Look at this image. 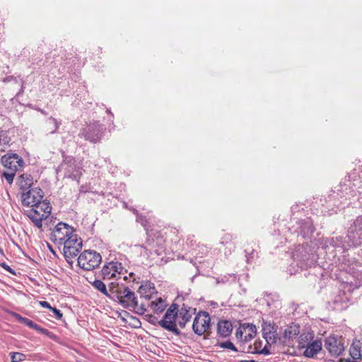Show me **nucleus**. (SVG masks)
I'll return each instance as SVG.
<instances>
[{"instance_id": "nucleus-16", "label": "nucleus", "mask_w": 362, "mask_h": 362, "mask_svg": "<svg viewBox=\"0 0 362 362\" xmlns=\"http://www.w3.org/2000/svg\"><path fill=\"white\" fill-rule=\"evenodd\" d=\"M22 204L25 206L33 207L44 197V192L40 187H33L23 193Z\"/></svg>"}, {"instance_id": "nucleus-61", "label": "nucleus", "mask_w": 362, "mask_h": 362, "mask_svg": "<svg viewBox=\"0 0 362 362\" xmlns=\"http://www.w3.org/2000/svg\"><path fill=\"white\" fill-rule=\"evenodd\" d=\"M107 112L110 113V114H112L110 110H107Z\"/></svg>"}, {"instance_id": "nucleus-48", "label": "nucleus", "mask_w": 362, "mask_h": 362, "mask_svg": "<svg viewBox=\"0 0 362 362\" xmlns=\"http://www.w3.org/2000/svg\"><path fill=\"white\" fill-rule=\"evenodd\" d=\"M0 266L11 274H16L15 271L6 262L0 263Z\"/></svg>"}, {"instance_id": "nucleus-51", "label": "nucleus", "mask_w": 362, "mask_h": 362, "mask_svg": "<svg viewBox=\"0 0 362 362\" xmlns=\"http://www.w3.org/2000/svg\"><path fill=\"white\" fill-rule=\"evenodd\" d=\"M254 337H255V336L252 335V334H250V333L245 334L243 337V341L247 342V341H250L252 339H253Z\"/></svg>"}, {"instance_id": "nucleus-43", "label": "nucleus", "mask_w": 362, "mask_h": 362, "mask_svg": "<svg viewBox=\"0 0 362 362\" xmlns=\"http://www.w3.org/2000/svg\"><path fill=\"white\" fill-rule=\"evenodd\" d=\"M48 122L49 123H52L54 126V129L50 132V133H52V134L55 133L57 131V129H59L60 123L53 117H50L48 119Z\"/></svg>"}, {"instance_id": "nucleus-53", "label": "nucleus", "mask_w": 362, "mask_h": 362, "mask_svg": "<svg viewBox=\"0 0 362 362\" xmlns=\"http://www.w3.org/2000/svg\"><path fill=\"white\" fill-rule=\"evenodd\" d=\"M187 322V321H185L183 320L180 319L178 321V325L181 328H184Z\"/></svg>"}, {"instance_id": "nucleus-14", "label": "nucleus", "mask_w": 362, "mask_h": 362, "mask_svg": "<svg viewBox=\"0 0 362 362\" xmlns=\"http://www.w3.org/2000/svg\"><path fill=\"white\" fill-rule=\"evenodd\" d=\"M177 317V312L168 308L163 317L160 320L159 325L165 330L173 333L175 335L180 336L181 332L177 328L176 324V319Z\"/></svg>"}, {"instance_id": "nucleus-22", "label": "nucleus", "mask_w": 362, "mask_h": 362, "mask_svg": "<svg viewBox=\"0 0 362 362\" xmlns=\"http://www.w3.org/2000/svg\"><path fill=\"white\" fill-rule=\"evenodd\" d=\"M138 293L140 294L141 298L150 300L152 296L157 293V291L153 283L150 281H145L139 287Z\"/></svg>"}, {"instance_id": "nucleus-29", "label": "nucleus", "mask_w": 362, "mask_h": 362, "mask_svg": "<svg viewBox=\"0 0 362 362\" xmlns=\"http://www.w3.org/2000/svg\"><path fill=\"white\" fill-rule=\"evenodd\" d=\"M36 209L39 210L40 212H43L42 214H46V218L49 216L52 211V206L50 202L47 199L40 201L39 204L34 206Z\"/></svg>"}, {"instance_id": "nucleus-49", "label": "nucleus", "mask_w": 362, "mask_h": 362, "mask_svg": "<svg viewBox=\"0 0 362 362\" xmlns=\"http://www.w3.org/2000/svg\"><path fill=\"white\" fill-rule=\"evenodd\" d=\"M262 344H263V341L262 340H256L255 344H254V349L255 350H257V351H261L262 349Z\"/></svg>"}, {"instance_id": "nucleus-17", "label": "nucleus", "mask_w": 362, "mask_h": 362, "mask_svg": "<svg viewBox=\"0 0 362 362\" xmlns=\"http://www.w3.org/2000/svg\"><path fill=\"white\" fill-rule=\"evenodd\" d=\"M325 346L330 355L333 356H339L344 351L341 338L334 335H331L325 339Z\"/></svg>"}, {"instance_id": "nucleus-59", "label": "nucleus", "mask_w": 362, "mask_h": 362, "mask_svg": "<svg viewBox=\"0 0 362 362\" xmlns=\"http://www.w3.org/2000/svg\"><path fill=\"white\" fill-rule=\"evenodd\" d=\"M0 255H1L3 256L4 255V250L1 247H0Z\"/></svg>"}, {"instance_id": "nucleus-37", "label": "nucleus", "mask_w": 362, "mask_h": 362, "mask_svg": "<svg viewBox=\"0 0 362 362\" xmlns=\"http://www.w3.org/2000/svg\"><path fill=\"white\" fill-rule=\"evenodd\" d=\"M217 346H218L219 347L223 348V349H230L233 351H239L237 349V347L229 340L221 342V343L218 344Z\"/></svg>"}, {"instance_id": "nucleus-10", "label": "nucleus", "mask_w": 362, "mask_h": 362, "mask_svg": "<svg viewBox=\"0 0 362 362\" xmlns=\"http://www.w3.org/2000/svg\"><path fill=\"white\" fill-rule=\"evenodd\" d=\"M320 244L322 248L325 250L339 249L342 252H345L350 247H352L349 243V240L342 235L322 238L320 240Z\"/></svg>"}, {"instance_id": "nucleus-1", "label": "nucleus", "mask_w": 362, "mask_h": 362, "mask_svg": "<svg viewBox=\"0 0 362 362\" xmlns=\"http://www.w3.org/2000/svg\"><path fill=\"white\" fill-rule=\"evenodd\" d=\"M108 287L112 294V298L117 300L124 308L134 310L138 315H143L147 311L144 303L139 304L137 296L134 291V285L125 286L111 282Z\"/></svg>"}, {"instance_id": "nucleus-4", "label": "nucleus", "mask_w": 362, "mask_h": 362, "mask_svg": "<svg viewBox=\"0 0 362 362\" xmlns=\"http://www.w3.org/2000/svg\"><path fill=\"white\" fill-rule=\"evenodd\" d=\"M339 187L337 190L346 199L354 197L356 196L357 193L361 194L362 192V165L358 178L356 173L349 174L340 183Z\"/></svg>"}, {"instance_id": "nucleus-25", "label": "nucleus", "mask_w": 362, "mask_h": 362, "mask_svg": "<svg viewBox=\"0 0 362 362\" xmlns=\"http://www.w3.org/2000/svg\"><path fill=\"white\" fill-rule=\"evenodd\" d=\"M28 216L38 228H41L42 226V221L46 219V214H41L40 211L36 209L35 207L28 211Z\"/></svg>"}, {"instance_id": "nucleus-55", "label": "nucleus", "mask_w": 362, "mask_h": 362, "mask_svg": "<svg viewBox=\"0 0 362 362\" xmlns=\"http://www.w3.org/2000/svg\"><path fill=\"white\" fill-rule=\"evenodd\" d=\"M47 246L49 249V251L53 254V255H56L55 253V251L54 250V249L52 248V247L51 246V245L49 244H47Z\"/></svg>"}, {"instance_id": "nucleus-12", "label": "nucleus", "mask_w": 362, "mask_h": 362, "mask_svg": "<svg viewBox=\"0 0 362 362\" xmlns=\"http://www.w3.org/2000/svg\"><path fill=\"white\" fill-rule=\"evenodd\" d=\"M211 327V319L208 312L200 310L196 315L192 323V331L197 336H202Z\"/></svg>"}, {"instance_id": "nucleus-52", "label": "nucleus", "mask_w": 362, "mask_h": 362, "mask_svg": "<svg viewBox=\"0 0 362 362\" xmlns=\"http://www.w3.org/2000/svg\"><path fill=\"white\" fill-rule=\"evenodd\" d=\"M171 310L179 313L180 309L178 308V305L176 303H172L171 305L169 307Z\"/></svg>"}, {"instance_id": "nucleus-5", "label": "nucleus", "mask_w": 362, "mask_h": 362, "mask_svg": "<svg viewBox=\"0 0 362 362\" xmlns=\"http://www.w3.org/2000/svg\"><path fill=\"white\" fill-rule=\"evenodd\" d=\"M63 160L56 168V173L64 172V177L78 180L83 174V168L77 163L76 158L71 156L62 153Z\"/></svg>"}, {"instance_id": "nucleus-46", "label": "nucleus", "mask_w": 362, "mask_h": 362, "mask_svg": "<svg viewBox=\"0 0 362 362\" xmlns=\"http://www.w3.org/2000/svg\"><path fill=\"white\" fill-rule=\"evenodd\" d=\"M129 281L132 282V284L130 285L134 286V284H139L140 278L136 277L134 273L130 272L129 274Z\"/></svg>"}, {"instance_id": "nucleus-26", "label": "nucleus", "mask_w": 362, "mask_h": 362, "mask_svg": "<svg viewBox=\"0 0 362 362\" xmlns=\"http://www.w3.org/2000/svg\"><path fill=\"white\" fill-rule=\"evenodd\" d=\"M322 349V343L320 340H315L310 343L303 352L307 358H313Z\"/></svg>"}, {"instance_id": "nucleus-44", "label": "nucleus", "mask_w": 362, "mask_h": 362, "mask_svg": "<svg viewBox=\"0 0 362 362\" xmlns=\"http://www.w3.org/2000/svg\"><path fill=\"white\" fill-rule=\"evenodd\" d=\"M136 221L138 223H141L144 227L147 226L148 222V220L146 218V216H144L141 214H139L137 212L136 213Z\"/></svg>"}, {"instance_id": "nucleus-50", "label": "nucleus", "mask_w": 362, "mask_h": 362, "mask_svg": "<svg viewBox=\"0 0 362 362\" xmlns=\"http://www.w3.org/2000/svg\"><path fill=\"white\" fill-rule=\"evenodd\" d=\"M39 304L42 307L45 308H48L49 310L52 309L51 305L47 301L41 300L39 302Z\"/></svg>"}, {"instance_id": "nucleus-54", "label": "nucleus", "mask_w": 362, "mask_h": 362, "mask_svg": "<svg viewBox=\"0 0 362 362\" xmlns=\"http://www.w3.org/2000/svg\"><path fill=\"white\" fill-rule=\"evenodd\" d=\"M200 250H202V255L206 254L209 252L207 247L205 246H202Z\"/></svg>"}, {"instance_id": "nucleus-7", "label": "nucleus", "mask_w": 362, "mask_h": 362, "mask_svg": "<svg viewBox=\"0 0 362 362\" xmlns=\"http://www.w3.org/2000/svg\"><path fill=\"white\" fill-rule=\"evenodd\" d=\"M291 234H296L304 239H310L315 231L313 221L310 217L296 221V224L288 228Z\"/></svg>"}, {"instance_id": "nucleus-47", "label": "nucleus", "mask_w": 362, "mask_h": 362, "mask_svg": "<svg viewBox=\"0 0 362 362\" xmlns=\"http://www.w3.org/2000/svg\"><path fill=\"white\" fill-rule=\"evenodd\" d=\"M51 311L54 313V315H55V317L57 320L62 319L63 313H62V311L60 310L57 309V308L52 307L51 309Z\"/></svg>"}, {"instance_id": "nucleus-11", "label": "nucleus", "mask_w": 362, "mask_h": 362, "mask_svg": "<svg viewBox=\"0 0 362 362\" xmlns=\"http://www.w3.org/2000/svg\"><path fill=\"white\" fill-rule=\"evenodd\" d=\"M346 239L352 247L362 245V215L356 217L355 221L347 230Z\"/></svg>"}, {"instance_id": "nucleus-56", "label": "nucleus", "mask_w": 362, "mask_h": 362, "mask_svg": "<svg viewBox=\"0 0 362 362\" xmlns=\"http://www.w3.org/2000/svg\"><path fill=\"white\" fill-rule=\"evenodd\" d=\"M205 333H206V334L205 335L204 334V339H208L209 338L211 332L207 331Z\"/></svg>"}, {"instance_id": "nucleus-36", "label": "nucleus", "mask_w": 362, "mask_h": 362, "mask_svg": "<svg viewBox=\"0 0 362 362\" xmlns=\"http://www.w3.org/2000/svg\"><path fill=\"white\" fill-rule=\"evenodd\" d=\"M11 362H21L25 359V355L20 352L10 353Z\"/></svg>"}, {"instance_id": "nucleus-23", "label": "nucleus", "mask_w": 362, "mask_h": 362, "mask_svg": "<svg viewBox=\"0 0 362 362\" xmlns=\"http://www.w3.org/2000/svg\"><path fill=\"white\" fill-rule=\"evenodd\" d=\"M233 331V325L230 321L226 320H219L217 323V334L221 338L230 337Z\"/></svg>"}, {"instance_id": "nucleus-6", "label": "nucleus", "mask_w": 362, "mask_h": 362, "mask_svg": "<svg viewBox=\"0 0 362 362\" xmlns=\"http://www.w3.org/2000/svg\"><path fill=\"white\" fill-rule=\"evenodd\" d=\"M105 130L106 128L103 124L98 121H93L83 127L78 136L92 144H97L100 142Z\"/></svg>"}, {"instance_id": "nucleus-18", "label": "nucleus", "mask_w": 362, "mask_h": 362, "mask_svg": "<svg viewBox=\"0 0 362 362\" xmlns=\"http://www.w3.org/2000/svg\"><path fill=\"white\" fill-rule=\"evenodd\" d=\"M13 316L19 322L24 324L25 325L28 326L30 329L36 330L38 332L47 336L50 339H54L56 337V336L54 335V333L49 331L47 329L42 327L41 326L38 325L37 324H36L35 322H34L33 320H30L29 318L24 317L21 316L20 314L16 313H13Z\"/></svg>"}, {"instance_id": "nucleus-24", "label": "nucleus", "mask_w": 362, "mask_h": 362, "mask_svg": "<svg viewBox=\"0 0 362 362\" xmlns=\"http://www.w3.org/2000/svg\"><path fill=\"white\" fill-rule=\"evenodd\" d=\"M18 185L22 194L32 189L33 177L30 174H22L18 178Z\"/></svg>"}, {"instance_id": "nucleus-39", "label": "nucleus", "mask_w": 362, "mask_h": 362, "mask_svg": "<svg viewBox=\"0 0 362 362\" xmlns=\"http://www.w3.org/2000/svg\"><path fill=\"white\" fill-rule=\"evenodd\" d=\"M299 333V330L298 328L291 330L290 329H286L284 331V337L288 339H293L296 336H297Z\"/></svg>"}, {"instance_id": "nucleus-34", "label": "nucleus", "mask_w": 362, "mask_h": 362, "mask_svg": "<svg viewBox=\"0 0 362 362\" xmlns=\"http://www.w3.org/2000/svg\"><path fill=\"white\" fill-rule=\"evenodd\" d=\"M11 141V138L8 131L0 129V145H9Z\"/></svg>"}, {"instance_id": "nucleus-20", "label": "nucleus", "mask_w": 362, "mask_h": 362, "mask_svg": "<svg viewBox=\"0 0 362 362\" xmlns=\"http://www.w3.org/2000/svg\"><path fill=\"white\" fill-rule=\"evenodd\" d=\"M262 331L264 339L267 341L268 348L276 342V329L270 322L263 321Z\"/></svg>"}, {"instance_id": "nucleus-57", "label": "nucleus", "mask_w": 362, "mask_h": 362, "mask_svg": "<svg viewBox=\"0 0 362 362\" xmlns=\"http://www.w3.org/2000/svg\"><path fill=\"white\" fill-rule=\"evenodd\" d=\"M238 362H257V361H255V360H241V361H239Z\"/></svg>"}, {"instance_id": "nucleus-33", "label": "nucleus", "mask_w": 362, "mask_h": 362, "mask_svg": "<svg viewBox=\"0 0 362 362\" xmlns=\"http://www.w3.org/2000/svg\"><path fill=\"white\" fill-rule=\"evenodd\" d=\"M236 276L235 274H228L216 278V284H227L233 283L236 281Z\"/></svg>"}, {"instance_id": "nucleus-28", "label": "nucleus", "mask_w": 362, "mask_h": 362, "mask_svg": "<svg viewBox=\"0 0 362 362\" xmlns=\"http://www.w3.org/2000/svg\"><path fill=\"white\" fill-rule=\"evenodd\" d=\"M349 354L351 358L359 360L362 357V344L360 341L353 342L349 349Z\"/></svg>"}, {"instance_id": "nucleus-15", "label": "nucleus", "mask_w": 362, "mask_h": 362, "mask_svg": "<svg viewBox=\"0 0 362 362\" xmlns=\"http://www.w3.org/2000/svg\"><path fill=\"white\" fill-rule=\"evenodd\" d=\"M124 270L121 262L111 261L104 264L100 272L104 280L119 279Z\"/></svg>"}, {"instance_id": "nucleus-42", "label": "nucleus", "mask_w": 362, "mask_h": 362, "mask_svg": "<svg viewBox=\"0 0 362 362\" xmlns=\"http://www.w3.org/2000/svg\"><path fill=\"white\" fill-rule=\"evenodd\" d=\"M360 267H357L355 270V272H351L350 274H351L358 282V284L361 285L362 284V271L359 269Z\"/></svg>"}, {"instance_id": "nucleus-32", "label": "nucleus", "mask_w": 362, "mask_h": 362, "mask_svg": "<svg viewBox=\"0 0 362 362\" xmlns=\"http://www.w3.org/2000/svg\"><path fill=\"white\" fill-rule=\"evenodd\" d=\"M238 351L243 353H251L254 354H263V355H269L271 354L269 349L267 345H265L264 348L261 351L255 350L254 346L250 345L247 347V349H243L239 350Z\"/></svg>"}, {"instance_id": "nucleus-19", "label": "nucleus", "mask_w": 362, "mask_h": 362, "mask_svg": "<svg viewBox=\"0 0 362 362\" xmlns=\"http://www.w3.org/2000/svg\"><path fill=\"white\" fill-rule=\"evenodd\" d=\"M339 269L349 274L355 272L357 267H362L361 264L355 258L350 257L349 255H343L339 258Z\"/></svg>"}, {"instance_id": "nucleus-38", "label": "nucleus", "mask_w": 362, "mask_h": 362, "mask_svg": "<svg viewBox=\"0 0 362 362\" xmlns=\"http://www.w3.org/2000/svg\"><path fill=\"white\" fill-rule=\"evenodd\" d=\"M142 315L144 316V319L146 321H148L150 324H151L153 325H159L160 320H158V318L154 315L149 314V313L146 314L144 313V314H143Z\"/></svg>"}, {"instance_id": "nucleus-2", "label": "nucleus", "mask_w": 362, "mask_h": 362, "mask_svg": "<svg viewBox=\"0 0 362 362\" xmlns=\"http://www.w3.org/2000/svg\"><path fill=\"white\" fill-rule=\"evenodd\" d=\"M292 258L298 267L307 269L315 264L318 255L315 247L306 243L295 247L292 252Z\"/></svg>"}, {"instance_id": "nucleus-31", "label": "nucleus", "mask_w": 362, "mask_h": 362, "mask_svg": "<svg viewBox=\"0 0 362 362\" xmlns=\"http://www.w3.org/2000/svg\"><path fill=\"white\" fill-rule=\"evenodd\" d=\"M191 310V307L186 304H183L178 313L179 318L185 321L189 322L192 316V314L190 313Z\"/></svg>"}, {"instance_id": "nucleus-8", "label": "nucleus", "mask_w": 362, "mask_h": 362, "mask_svg": "<svg viewBox=\"0 0 362 362\" xmlns=\"http://www.w3.org/2000/svg\"><path fill=\"white\" fill-rule=\"evenodd\" d=\"M101 262L100 254L95 250H85L78 257V265L86 271H90L98 267Z\"/></svg>"}, {"instance_id": "nucleus-3", "label": "nucleus", "mask_w": 362, "mask_h": 362, "mask_svg": "<svg viewBox=\"0 0 362 362\" xmlns=\"http://www.w3.org/2000/svg\"><path fill=\"white\" fill-rule=\"evenodd\" d=\"M1 163L8 170V171L2 173L1 177H4L9 185H11L16 172L23 168L24 160L18 154L8 152L1 156Z\"/></svg>"}, {"instance_id": "nucleus-40", "label": "nucleus", "mask_w": 362, "mask_h": 362, "mask_svg": "<svg viewBox=\"0 0 362 362\" xmlns=\"http://www.w3.org/2000/svg\"><path fill=\"white\" fill-rule=\"evenodd\" d=\"M245 257L247 258V262H252V260L257 255V252L255 250H254V249H251V250L246 249L245 250Z\"/></svg>"}, {"instance_id": "nucleus-35", "label": "nucleus", "mask_w": 362, "mask_h": 362, "mask_svg": "<svg viewBox=\"0 0 362 362\" xmlns=\"http://www.w3.org/2000/svg\"><path fill=\"white\" fill-rule=\"evenodd\" d=\"M234 239V237L230 233H226L223 235L221 238L220 243L223 245H230L233 247V249L234 250L235 246V244L233 243V240Z\"/></svg>"}, {"instance_id": "nucleus-21", "label": "nucleus", "mask_w": 362, "mask_h": 362, "mask_svg": "<svg viewBox=\"0 0 362 362\" xmlns=\"http://www.w3.org/2000/svg\"><path fill=\"white\" fill-rule=\"evenodd\" d=\"M348 302L349 298L346 293L339 291L329 304L332 309L337 311H342L347 308Z\"/></svg>"}, {"instance_id": "nucleus-9", "label": "nucleus", "mask_w": 362, "mask_h": 362, "mask_svg": "<svg viewBox=\"0 0 362 362\" xmlns=\"http://www.w3.org/2000/svg\"><path fill=\"white\" fill-rule=\"evenodd\" d=\"M63 252L65 259L69 262V260L76 257L82 248V240L78 238V235L73 233L63 243Z\"/></svg>"}, {"instance_id": "nucleus-45", "label": "nucleus", "mask_w": 362, "mask_h": 362, "mask_svg": "<svg viewBox=\"0 0 362 362\" xmlns=\"http://www.w3.org/2000/svg\"><path fill=\"white\" fill-rule=\"evenodd\" d=\"M245 332V327L243 328V324L236 330L235 337L243 341V334Z\"/></svg>"}, {"instance_id": "nucleus-13", "label": "nucleus", "mask_w": 362, "mask_h": 362, "mask_svg": "<svg viewBox=\"0 0 362 362\" xmlns=\"http://www.w3.org/2000/svg\"><path fill=\"white\" fill-rule=\"evenodd\" d=\"M74 232L75 230L73 227L66 223L59 222L52 229L50 239L53 243L62 245V243Z\"/></svg>"}, {"instance_id": "nucleus-41", "label": "nucleus", "mask_w": 362, "mask_h": 362, "mask_svg": "<svg viewBox=\"0 0 362 362\" xmlns=\"http://www.w3.org/2000/svg\"><path fill=\"white\" fill-rule=\"evenodd\" d=\"M245 327V332L248 331V333L252 334V335L255 336L257 333L256 326L253 324L244 323L243 328Z\"/></svg>"}, {"instance_id": "nucleus-27", "label": "nucleus", "mask_w": 362, "mask_h": 362, "mask_svg": "<svg viewBox=\"0 0 362 362\" xmlns=\"http://www.w3.org/2000/svg\"><path fill=\"white\" fill-rule=\"evenodd\" d=\"M149 306L153 310L154 314L160 315L165 310L167 304L165 300L162 298H158L156 300L151 301Z\"/></svg>"}, {"instance_id": "nucleus-58", "label": "nucleus", "mask_w": 362, "mask_h": 362, "mask_svg": "<svg viewBox=\"0 0 362 362\" xmlns=\"http://www.w3.org/2000/svg\"><path fill=\"white\" fill-rule=\"evenodd\" d=\"M38 111L40 112L42 114H43L45 115H47V113L45 110H42L40 108L38 109Z\"/></svg>"}, {"instance_id": "nucleus-60", "label": "nucleus", "mask_w": 362, "mask_h": 362, "mask_svg": "<svg viewBox=\"0 0 362 362\" xmlns=\"http://www.w3.org/2000/svg\"><path fill=\"white\" fill-rule=\"evenodd\" d=\"M129 279V276H124V281H127Z\"/></svg>"}, {"instance_id": "nucleus-30", "label": "nucleus", "mask_w": 362, "mask_h": 362, "mask_svg": "<svg viewBox=\"0 0 362 362\" xmlns=\"http://www.w3.org/2000/svg\"><path fill=\"white\" fill-rule=\"evenodd\" d=\"M91 284L95 289L102 293L103 295L112 298V294L110 292L109 289H107L105 284L101 280L95 279L93 282L91 283Z\"/></svg>"}]
</instances>
